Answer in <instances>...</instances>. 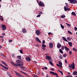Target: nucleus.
<instances>
[{"label": "nucleus", "mask_w": 77, "mask_h": 77, "mask_svg": "<svg viewBox=\"0 0 77 77\" xmlns=\"http://www.w3.org/2000/svg\"><path fill=\"white\" fill-rule=\"evenodd\" d=\"M11 63L12 65H13L14 66H19L21 68L24 69V67L22 66L23 65V63H14V62L11 61Z\"/></svg>", "instance_id": "obj_1"}, {"label": "nucleus", "mask_w": 77, "mask_h": 77, "mask_svg": "<svg viewBox=\"0 0 77 77\" xmlns=\"http://www.w3.org/2000/svg\"><path fill=\"white\" fill-rule=\"evenodd\" d=\"M69 67L70 68V69H71V70H72V69H75V65H74V63H72V64L69 65Z\"/></svg>", "instance_id": "obj_2"}, {"label": "nucleus", "mask_w": 77, "mask_h": 77, "mask_svg": "<svg viewBox=\"0 0 77 77\" xmlns=\"http://www.w3.org/2000/svg\"><path fill=\"white\" fill-rule=\"evenodd\" d=\"M68 1H70V3L72 4H75L77 3L76 0H68Z\"/></svg>", "instance_id": "obj_3"}, {"label": "nucleus", "mask_w": 77, "mask_h": 77, "mask_svg": "<svg viewBox=\"0 0 77 77\" xmlns=\"http://www.w3.org/2000/svg\"><path fill=\"white\" fill-rule=\"evenodd\" d=\"M37 2L38 3L39 5L40 6H42V7H44L45 5H44V4L43 3V2H38V0H37Z\"/></svg>", "instance_id": "obj_4"}, {"label": "nucleus", "mask_w": 77, "mask_h": 77, "mask_svg": "<svg viewBox=\"0 0 77 77\" xmlns=\"http://www.w3.org/2000/svg\"><path fill=\"white\" fill-rule=\"evenodd\" d=\"M58 63L57 64V66H58V67H60L61 68V67H62V62H60V61H58Z\"/></svg>", "instance_id": "obj_5"}, {"label": "nucleus", "mask_w": 77, "mask_h": 77, "mask_svg": "<svg viewBox=\"0 0 77 77\" xmlns=\"http://www.w3.org/2000/svg\"><path fill=\"white\" fill-rule=\"evenodd\" d=\"M35 33L37 35L39 36L41 33V32L39 30H37L35 31Z\"/></svg>", "instance_id": "obj_6"}, {"label": "nucleus", "mask_w": 77, "mask_h": 77, "mask_svg": "<svg viewBox=\"0 0 77 77\" xmlns=\"http://www.w3.org/2000/svg\"><path fill=\"white\" fill-rule=\"evenodd\" d=\"M50 73H51V74H52V75H55L56 76V77H59V76H58V75H57V74L56 72H54L52 71H50Z\"/></svg>", "instance_id": "obj_7"}, {"label": "nucleus", "mask_w": 77, "mask_h": 77, "mask_svg": "<svg viewBox=\"0 0 77 77\" xmlns=\"http://www.w3.org/2000/svg\"><path fill=\"white\" fill-rule=\"evenodd\" d=\"M2 30H6V26L5 25H2Z\"/></svg>", "instance_id": "obj_8"}, {"label": "nucleus", "mask_w": 77, "mask_h": 77, "mask_svg": "<svg viewBox=\"0 0 77 77\" xmlns=\"http://www.w3.org/2000/svg\"><path fill=\"white\" fill-rule=\"evenodd\" d=\"M45 58L47 59H48V61H50V59H51V57L48 56H46L45 57Z\"/></svg>", "instance_id": "obj_9"}, {"label": "nucleus", "mask_w": 77, "mask_h": 77, "mask_svg": "<svg viewBox=\"0 0 77 77\" xmlns=\"http://www.w3.org/2000/svg\"><path fill=\"white\" fill-rule=\"evenodd\" d=\"M15 72L16 73V75H17V76H18V77H21V75L20 74V73H19L16 71H15Z\"/></svg>", "instance_id": "obj_10"}, {"label": "nucleus", "mask_w": 77, "mask_h": 77, "mask_svg": "<svg viewBox=\"0 0 77 77\" xmlns=\"http://www.w3.org/2000/svg\"><path fill=\"white\" fill-rule=\"evenodd\" d=\"M49 46L50 48H53V44L52 43H49Z\"/></svg>", "instance_id": "obj_11"}, {"label": "nucleus", "mask_w": 77, "mask_h": 77, "mask_svg": "<svg viewBox=\"0 0 77 77\" xmlns=\"http://www.w3.org/2000/svg\"><path fill=\"white\" fill-rule=\"evenodd\" d=\"M26 60L28 61V62H30V57H26Z\"/></svg>", "instance_id": "obj_12"}, {"label": "nucleus", "mask_w": 77, "mask_h": 77, "mask_svg": "<svg viewBox=\"0 0 77 77\" xmlns=\"http://www.w3.org/2000/svg\"><path fill=\"white\" fill-rule=\"evenodd\" d=\"M35 39L36 40V41H37L38 42H40V43H41V41H40V40H39V38H38L36 37L35 38Z\"/></svg>", "instance_id": "obj_13"}, {"label": "nucleus", "mask_w": 77, "mask_h": 77, "mask_svg": "<svg viewBox=\"0 0 77 77\" xmlns=\"http://www.w3.org/2000/svg\"><path fill=\"white\" fill-rule=\"evenodd\" d=\"M61 47H62V45L58 43L57 45V47L58 48H60Z\"/></svg>", "instance_id": "obj_14"}, {"label": "nucleus", "mask_w": 77, "mask_h": 77, "mask_svg": "<svg viewBox=\"0 0 77 77\" xmlns=\"http://www.w3.org/2000/svg\"><path fill=\"white\" fill-rule=\"evenodd\" d=\"M0 65H1V66H2V67H3V68H4L5 69H8V68L6 67H5V66H3V65L0 64Z\"/></svg>", "instance_id": "obj_15"}, {"label": "nucleus", "mask_w": 77, "mask_h": 77, "mask_svg": "<svg viewBox=\"0 0 77 77\" xmlns=\"http://www.w3.org/2000/svg\"><path fill=\"white\" fill-rule=\"evenodd\" d=\"M66 6H64V11H67V9H68V5H66Z\"/></svg>", "instance_id": "obj_16"}, {"label": "nucleus", "mask_w": 77, "mask_h": 77, "mask_svg": "<svg viewBox=\"0 0 77 77\" xmlns=\"http://www.w3.org/2000/svg\"><path fill=\"white\" fill-rule=\"evenodd\" d=\"M73 74L75 75H77V72L76 71H74L73 72Z\"/></svg>", "instance_id": "obj_17"}, {"label": "nucleus", "mask_w": 77, "mask_h": 77, "mask_svg": "<svg viewBox=\"0 0 77 77\" xmlns=\"http://www.w3.org/2000/svg\"><path fill=\"white\" fill-rule=\"evenodd\" d=\"M22 32L23 33H26V30L25 29H22Z\"/></svg>", "instance_id": "obj_18"}, {"label": "nucleus", "mask_w": 77, "mask_h": 77, "mask_svg": "<svg viewBox=\"0 0 77 77\" xmlns=\"http://www.w3.org/2000/svg\"><path fill=\"white\" fill-rule=\"evenodd\" d=\"M2 63H3V64H4V65H5V66H8V64H7L5 63L3 61H2Z\"/></svg>", "instance_id": "obj_19"}, {"label": "nucleus", "mask_w": 77, "mask_h": 77, "mask_svg": "<svg viewBox=\"0 0 77 77\" xmlns=\"http://www.w3.org/2000/svg\"><path fill=\"white\" fill-rule=\"evenodd\" d=\"M63 39L64 41H66V42H67V41H68V40H66V38H65L64 37H63Z\"/></svg>", "instance_id": "obj_20"}, {"label": "nucleus", "mask_w": 77, "mask_h": 77, "mask_svg": "<svg viewBox=\"0 0 77 77\" xmlns=\"http://www.w3.org/2000/svg\"><path fill=\"white\" fill-rule=\"evenodd\" d=\"M72 15H74V16H76V14H75V13L74 12H72Z\"/></svg>", "instance_id": "obj_21"}, {"label": "nucleus", "mask_w": 77, "mask_h": 77, "mask_svg": "<svg viewBox=\"0 0 77 77\" xmlns=\"http://www.w3.org/2000/svg\"><path fill=\"white\" fill-rule=\"evenodd\" d=\"M65 50L66 51H69V49H68V48L66 47V46H65Z\"/></svg>", "instance_id": "obj_22"}, {"label": "nucleus", "mask_w": 77, "mask_h": 77, "mask_svg": "<svg viewBox=\"0 0 77 77\" xmlns=\"http://www.w3.org/2000/svg\"><path fill=\"white\" fill-rule=\"evenodd\" d=\"M49 63L52 66H53L54 65L53 64V63L51 62V61H49Z\"/></svg>", "instance_id": "obj_23"}, {"label": "nucleus", "mask_w": 77, "mask_h": 77, "mask_svg": "<svg viewBox=\"0 0 77 77\" xmlns=\"http://www.w3.org/2000/svg\"><path fill=\"white\" fill-rule=\"evenodd\" d=\"M59 57L60 59H62V58H63V57H62V55H59Z\"/></svg>", "instance_id": "obj_24"}, {"label": "nucleus", "mask_w": 77, "mask_h": 77, "mask_svg": "<svg viewBox=\"0 0 77 77\" xmlns=\"http://www.w3.org/2000/svg\"><path fill=\"white\" fill-rule=\"evenodd\" d=\"M0 19L2 20V21H3V17L1 16H0Z\"/></svg>", "instance_id": "obj_25"}, {"label": "nucleus", "mask_w": 77, "mask_h": 77, "mask_svg": "<svg viewBox=\"0 0 77 77\" xmlns=\"http://www.w3.org/2000/svg\"><path fill=\"white\" fill-rule=\"evenodd\" d=\"M68 44L70 47L72 46V43L71 42H68Z\"/></svg>", "instance_id": "obj_26"}, {"label": "nucleus", "mask_w": 77, "mask_h": 77, "mask_svg": "<svg viewBox=\"0 0 77 77\" xmlns=\"http://www.w3.org/2000/svg\"><path fill=\"white\" fill-rule=\"evenodd\" d=\"M7 74L8 75L9 77H11V74L9 73V72H7Z\"/></svg>", "instance_id": "obj_27"}, {"label": "nucleus", "mask_w": 77, "mask_h": 77, "mask_svg": "<svg viewBox=\"0 0 77 77\" xmlns=\"http://www.w3.org/2000/svg\"><path fill=\"white\" fill-rule=\"evenodd\" d=\"M17 57L19 59H21V57L20 56H18Z\"/></svg>", "instance_id": "obj_28"}, {"label": "nucleus", "mask_w": 77, "mask_h": 77, "mask_svg": "<svg viewBox=\"0 0 77 77\" xmlns=\"http://www.w3.org/2000/svg\"><path fill=\"white\" fill-rule=\"evenodd\" d=\"M32 76L33 77H38V75L35 74H33Z\"/></svg>", "instance_id": "obj_29"}, {"label": "nucleus", "mask_w": 77, "mask_h": 77, "mask_svg": "<svg viewBox=\"0 0 77 77\" xmlns=\"http://www.w3.org/2000/svg\"><path fill=\"white\" fill-rule=\"evenodd\" d=\"M59 51H60V53H62V54H63V51H62L61 49H59Z\"/></svg>", "instance_id": "obj_30"}, {"label": "nucleus", "mask_w": 77, "mask_h": 77, "mask_svg": "<svg viewBox=\"0 0 77 77\" xmlns=\"http://www.w3.org/2000/svg\"><path fill=\"white\" fill-rule=\"evenodd\" d=\"M72 50L73 51H77V50H76V49L75 48H73Z\"/></svg>", "instance_id": "obj_31"}, {"label": "nucleus", "mask_w": 77, "mask_h": 77, "mask_svg": "<svg viewBox=\"0 0 77 77\" xmlns=\"http://www.w3.org/2000/svg\"><path fill=\"white\" fill-rule=\"evenodd\" d=\"M58 71H59V72H60V73H61L62 75H63V72H62V71H61L60 70H59V69H58Z\"/></svg>", "instance_id": "obj_32"}, {"label": "nucleus", "mask_w": 77, "mask_h": 77, "mask_svg": "<svg viewBox=\"0 0 77 77\" xmlns=\"http://www.w3.org/2000/svg\"><path fill=\"white\" fill-rule=\"evenodd\" d=\"M20 52V53L23 54V50L22 49L20 50V51L19 50Z\"/></svg>", "instance_id": "obj_33"}, {"label": "nucleus", "mask_w": 77, "mask_h": 77, "mask_svg": "<svg viewBox=\"0 0 77 77\" xmlns=\"http://www.w3.org/2000/svg\"><path fill=\"white\" fill-rule=\"evenodd\" d=\"M66 25H67L68 27H70V26H71V25H70V24H69L66 23Z\"/></svg>", "instance_id": "obj_34"}, {"label": "nucleus", "mask_w": 77, "mask_h": 77, "mask_svg": "<svg viewBox=\"0 0 77 77\" xmlns=\"http://www.w3.org/2000/svg\"><path fill=\"white\" fill-rule=\"evenodd\" d=\"M67 55H66V54H65L63 55V57H66Z\"/></svg>", "instance_id": "obj_35"}, {"label": "nucleus", "mask_w": 77, "mask_h": 77, "mask_svg": "<svg viewBox=\"0 0 77 77\" xmlns=\"http://www.w3.org/2000/svg\"><path fill=\"white\" fill-rule=\"evenodd\" d=\"M42 46L43 47H44V48H45V47H46V45L44 44H42Z\"/></svg>", "instance_id": "obj_36"}, {"label": "nucleus", "mask_w": 77, "mask_h": 77, "mask_svg": "<svg viewBox=\"0 0 77 77\" xmlns=\"http://www.w3.org/2000/svg\"><path fill=\"white\" fill-rule=\"evenodd\" d=\"M61 18H63L65 17V16L64 15H62L61 16Z\"/></svg>", "instance_id": "obj_37"}, {"label": "nucleus", "mask_w": 77, "mask_h": 77, "mask_svg": "<svg viewBox=\"0 0 77 77\" xmlns=\"http://www.w3.org/2000/svg\"><path fill=\"white\" fill-rule=\"evenodd\" d=\"M64 48H65V47H64V46H62L61 47V50H64Z\"/></svg>", "instance_id": "obj_38"}, {"label": "nucleus", "mask_w": 77, "mask_h": 77, "mask_svg": "<svg viewBox=\"0 0 77 77\" xmlns=\"http://www.w3.org/2000/svg\"><path fill=\"white\" fill-rule=\"evenodd\" d=\"M41 75L42 76H44V73L43 72H41Z\"/></svg>", "instance_id": "obj_39"}, {"label": "nucleus", "mask_w": 77, "mask_h": 77, "mask_svg": "<svg viewBox=\"0 0 77 77\" xmlns=\"http://www.w3.org/2000/svg\"><path fill=\"white\" fill-rule=\"evenodd\" d=\"M61 26L62 29H63V28H64V26H63V25H62L61 24Z\"/></svg>", "instance_id": "obj_40"}, {"label": "nucleus", "mask_w": 77, "mask_h": 77, "mask_svg": "<svg viewBox=\"0 0 77 77\" xmlns=\"http://www.w3.org/2000/svg\"><path fill=\"white\" fill-rule=\"evenodd\" d=\"M9 42H10V43H11V42H12V40L11 39H10L8 41Z\"/></svg>", "instance_id": "obj_41"}, {"label": "nucleus", "mask_w": 77, "mask_h": 77, "mask_svg": "<svg viewBox=\"0 0 77 77\" xmlns=\"http://www.w3.org/2000/svg\"><path fill=\"white\" fill-rule=\"evenodd\" d=\"M67 39H68L69 41H71V39H70V38L68 37L67 38Z\"/></svg>", "instance_id": "obj_42"}, {"label": "nucleus", "mask_w": 77, "mask_h": 77, "mask_svg": "<svg viewBox=\"0 0 77 77\" xmlns=\"http://www.w3.org/2000/svg\"><path fill=\"white\" fill-rule=\"evenodd\" d=\"M16 62H17V63H20V61L19 60H16Z\"/></svg>", "instance_id": "obj_43"}, {"label": "nucleus", "mask_w": 77, "mask_h": 77, "mask_svg": "<svg viewBox=\"0 0 77 77\" xmlns=\"http://www.w3.org/2000/svg\"><path fill=\"white\" fill-rule=\"evenodd\" d=\"M68 33H69V34H71V35L72 34V33L71 32H70V31H68Z\"/></svg>", "instance_id": "obj_44"}, {"label": "nucleus", "mask_w": 77, "mask_h": 77, "mask_svg": "<svg viewBox=\"0 0 77 77\" xmlns=\"http://www.w3.org/2000/svg\"><path fill=\"white\" fill-rule=\"evenodd\" d=\"M74 28L75 30V31L77 30V27H74Z\"/></svg>", "instance_id": "obj_45"}, {"label": "nucleus", "mask_w": 77, "mask_h": 77, "mask_svg": "<svg viewBox=\"0 0 77 77\" xmlns=\"http://www.w3.org/2000/svg\"><path fill=\"white\" fill-rule=\"evenodd\" d=\"M12 57H14V58H15V56H14V54H12Z\"/></svg>", "instance_id": "obj_46"}, {"label": "nucleus", "mask_w": 77, "mask_h": 77, "mask_svg": "<svg viewBox=\"0 0 77 77\" xmlns=\"http://www.w3.org/2000/svg\"><path fill=\"white\" fill-rule=\"evenodd\" d=\"M69 54H72V51H69Z\"/></svg>", "instance_id": "obj_47"}, {"label": "nucleus", "mask_w": 77, "mask_h": 77, "mask_svg": "<svg viewBox=\"0 0 77 77\" xmlns=\"http://www.w3.org/2000/svg\"><path fill=\"white\" fill-rule=\"evenodd\" d=\"M40 16H41V15H40V14L38 15L37 16V17H40Z\"/></svg>", "instance_id": "obj_48"}, {"label": "nucleus", "mask_w": 77, "mask_h": 77, "mask_svg": "<svg viewBox=\"0 0 77 77\" xmlns=\"http://www.w3.org/2000/svg\"><path fill=\"white\" fill-rule=\"evenodd\" d=\"M0 55H1V56H3V54L2 53H0Z\"/></svg>", "instance_id": "obj_49"}, {"label": "nucleus", "mask_w": 77, "mask_h": 77, "mask_svg": "<svg viewBox=\"0 0 77 77\" xmlns=\"http://www.w3.org/2000/svg\"><path fill=\"white\" fill-rule=\"evenodd\" d=\"M22 73L23 74H25V75H27V73H26L25 72H23Z\"/></svg>", "instance_id": "obj_50"}, {"label": "nucleus", "mask_w": 77, "mask_h": 77, "mask_svg": "<svg viewBox=\"0 0 77 77\" xmlns=\"http://www.w3.org/2000/svg\"><path fill=\"white\" fill-rule=\"evenodd\" d=\"M48 35H52V33L51 32H49L48 33Z\"/></svg>", "instance_id": "obj_51"}, {"label": "nucleus", "mask_w": 77, "mask_h": 77, "mask_svg": "<svg viewBox=\"0 0 77 77\" xmlns=\"http://www.w3.org/2000/svg\"><path fill=\"white\" fill-rule=\"evenodd\" d=\"M42 50H45V48H44L42 47Z\"/></svg>", "instance_id": "obj_52"}, {"label": "nucleus", "mask_w": 77, "mask_h": 77, "mask_svg": "<svg viewBox=\"0 0 77 77\" xmlns=\"http://www.w3.org/2000/svg\"><path fill=\"white\" fill-rule=\"evenodd\" d=\"M40 13H39V14H43L42 12L40 11Z\"/></svg>", "instance_id": "obj_53"}, {"label": "nucleus", "mask_w": 77, "mask_h": 77, "mask_svg": "<svg viewBox=\"0 0 77 77\" xmlns=\"http://www.w3.org/2000/svg\"><path fill=\"white\" fill-rule=\"evenodd\" d=\"M65 63H67V61H66V60H65Z\"/></svg>", "instance_id": "obj_54"}, {"label": "nucleus", "mask_w": 77, "mask_h": 77, "mask_svg": "<svg viewBox=\"0 0 77 77\" xmlns=\"http://www.w3.org/2000/svg\"><path fill=\"white\" fill-rule=\"evenodd\" d=\"M45 69H46V70H47V69H48V68L46 67H45Z\"/></svg>", "instance_id": "obj_55"}, {"label": "nucleus", "mask_w": 77, "mask_h": 77, "mask_svg": "<svg viewBox=\"0 0 77 77\" xmlns=\"http://www.w3.org/2000/svg\"><path fill=\"white\" fill-rule=\"evenodd\" d=\"M37 74L38 75H39V72H37Z\"/></svg>", "instance_id": "obj_56"}, {"label": "nucleus", "mask_w": 77, "mask_h": 77, "mask_svg": "<svg viewBox=\"0 0 77 77\" xmlns=\"http://www.w3.org/2000/svg\"><path fill=\"white\" fill-rule=\"evenodd\" d=\"M45 42L44 40H43V44H45Z\"/></svg>", "instance_id": "obj_57"}, {"label": "nucleus", "mask_w": 77, "mask_h": 77, "mask_svg": "<svg viewBox=\"0 0 77 77\" xmlns=\"http://www.w3.org/2000/svg\"><path fill=\"white\" fill-rule=\"evenodd\" d=\"M69 10H70V8H67V11H69Z\"/></svg>", "instance_id": "obj_58"}, {"label": "nucleus", "mask_w": 77, "mask_h": 77, "mask_svg": "<svg viewBox=\"0 0 77 77\" xmlns=\"http://www.w3.org/2000/svg\"><path fill=\"white\" fill-rule=\"evenodd\" d=\"M2 35L3 36H4V35H5V33H3Z\"/></svg>", "instance_id": "obj_59"}, {"label": "nucleus", "mask_w": 77, "mask_h": 77, "mask_svg": "<svg viewBox=\"0 0 77 77\" xmlns=\"http://www.w3.org/2000/svg\"><path fill=\"white\" fill-rule=\"evenodd\" d=\"M51 70H52V71H54V69L53 68H52L51 69Z\"/></svg>", "instance_id": "obj_60"}, {"label": "nucleus", "mask_w": 77, "mask_h": 77, "mask_svg": "<svg viewBox=\"0 0 77 77\" xmlns=\"http://www.w3.org/2000/svg\"><path fill=\"white\" fill-rule=\"evenodd\" d=\"M0 38H3V37L2 36H0Z\"/></svg>", "instance_id": "obj_61"}, {"label": "nucleus", "mask_w": 77, "mask_h": 77, "mask_svg": "<svg viewBox=\"0 0 77 77\" xmlns=\"http://www.w3.org/2000/svg\"><path fill=\"white\" fill-rule=\"evenodd\" d=\"M46 77H50V76H48V75H47L46 76Z\"/></svg>", "instance_id": "obj_62"}, {"label": "nucleus", "mask_w": 77, "mask_h": 77, "mask_svg": "<svg viewBox=\"0 0 77 77\" xmlns=\"http://www.w3.org/2000/svg\"><path fill=\"white\" fill-rule=\"evenodd\" d=\"M34 63H36V61H34Z\"/></svg>", "instance_id": "obj_63"}, {"label": "nucleus", "mask_w": 77, "mask_h": 77, "mask_svg": "<svg viewBox=\"0 0 77 77\" xmlns=\"http://www.w3.org/2000/svg\"><path fill=\"white\" fill-rule=\"evenodd\" d=\"M69 77H72V75H69Z\"/></svg>", "instance_id": "obj_64"}]
</instances>
